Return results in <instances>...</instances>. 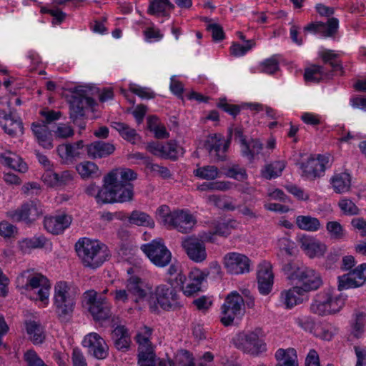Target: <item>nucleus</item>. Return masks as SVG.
<instances>
[{
    "label": "nucleus",
    "mask_w": 366,
    "mask_h": 366,
    "mask_svg": "<svg viewBox=\"0 0 366 366\" xmlns=\"http://www.w3.org/2000/svg\"><path fill=\"white\" fill-rule=\"evenodd\" d=\"M347 297L335 288H325L314 297L310 312L322 317L335 315L342 310Z\"/></svg>",
    "instance_id": "f257e3e1"
},
{
    "label": "nucleus",
    "mask_w": 366,
    "mask_h": 366,
    "mask_svg": "<svg viewBox=\"0 0 366 366\" xmlns=\"http://www.w3.org/2000/svg\"><path fill=\"white\" fill-rule=\"evenodd\" d=\"M77 297L76 288L66 281L57 282L54 287L53 307L61 321L68 320L74 312Z\"/></svg>",
    "instance_id": "f03ea898"
},
{
    "label": "nucleus",
    "mask_w": 366,
    "mask_h": 366,
    "mask_svg": "<svg viewBox=\"0 0 366 366\" xmlns=\"http://www.w3.org/2000/svg\"><path fill=\"white\" fill-rule=\"evenodd\" d=\"M155 217L160 224L168 228L175 229L182 233L191 232L197 223L196 218L189 210L177 209L172 212L165 204L157 209Z\"/></svg>",
    "instance_id": "7ed1b4c3"
},
{
    "label": "nucleus",
    "mask_w": 366,
    "mask_h": 366,
    "mask_svg": "<svg viewBox=\"0 0 366 366\" xmlns=\"http://www.w3.org/2000/svg\"><path fill=\"white\" fill-rule=\"evenodd\" d=\"M18 287L27 292H34L31 298L48 305L51 285L49 280L33 269L23 271L16 278Z\"/></svg>",
    "instance_id": "20e7f679"
},
{
    "label": "nucleus",
    "mask_w": 366,
    "mask_h": 366,
    "mask_svg": "<svg viewBox=\"0 0 366 366\" xmlns=\"http://www.w3.org/2000/svg\"><path fill=\"white\" fill-rule=\"evenodd\" d=\"M78 257L84 267L96 269L106 260V246L97 240L81 238L75 244Z\"/></svg>",
    "instance_id": "39448f33"
},
{
    "label": "nucleus",
    "mask_w": 366,
    "mask_h": 366,
    "mask_svg": "<svg viewBox=\"0 0 366 366\" xmlns=\"http://www.w3.org/2000/svg\"><path fill=\"white\" fill-rule=\"evenodd\" d=\"M283 270L290 280L300 283V287L307 294L317 290L322 285L320 274L312 268L299 266L295 262H289L284 265Z\"/></svg>",
    "instance_id": "423d86ee"
},
{
    "label": "nucleus",
    "mask_w": 366,
    "mask_h": 366,
    "mask_svg": "<svg viewBox=\"0 0 366 366\" xmlns=\"http://www.w3.org/2000/svg\"><path fill=\"white\" fill-rule=\"evenodd\" d=\"M232 342L236 348L253 356L267 350L264 333L260 328L239 332L233 337Z\"/></svg>",
    "instance_id": "0eeeda50"
},
{
    "label": "nucleus",
    "mask_w": 366,
    "mask_h": 366,
    "mask_svg": "<svg viewBox=\"0 0 366 366\" xmlns=\"http://www.w3.org/2000/svg\"><path fill=\"white\" fill-rule=\"evenodd\" d=\"M137 174L131 169H114L104 177V185L97 194V201L101 203L116 202L114 184L118 179H136Z\"/></svg>",
    "instance_id": "6e6552de"
},
{
    "label": "nucleus",
    "mask_w": 366,
    "mask_h": 366,
    "mask_svg": "<svg viewBox=\"0 0 366 366\" xmlns=\"http://www.w3.org/2000/svg\"><path fill=\"white\" fill-rule=\"evenodd\" d=\"M43 213V206L39 202L28 201L19 208L9 211L6 216L12 221L31 224L42 216Z\"/></svg>",
    "instance_id": "1a4fd4ad"
},
{
    "label": "nucleus",
    "mask_w": 366,
    "mask_h": 366,
    "mask_svg": "<svg viewBox=\"0 0 366 366\" xmlns=\"http://www.w3.org/2000/svg\"><path fill=\"white\" fill-rule=\"evenodd\" d=\"M141 249L149 260L157 267H164L171 262L172 253L160 238L155 239L149 243L142 244Z\"/></svg>",
    "instance_id": "9d476101"
},
{
    "label": "nucleus",
    "mask_w": 366,
    "mask_h": 366,
    "mask_svg": "<svg viewBox=\"0 0 366 366\" xmlns=\"http://www.w3.org/2000/svg\"><path fill=\"white\" fill-rule=\"evenodd\" d=\"M152 332L149 327H144L136 336V341L139 345V366H156L155 355L150 341Z\"/></svg>",
    "instance_id": "9b49d317"
},
{
    "label": "nucleus",
    "mask_w": 366,
    "mask_h": 366,
    "mask_svg": "<svg viewBox=\"0 0 366 366\" xmlns=\"http://www.w3.org/2000/svg\"><path fill=\"white\" fill-rule=\"evenodd\" d=\"M243 298L239 293L232 292L229 294L222 306V323L225 326L232 324L235 318L243 314Z\"/></svg>",
    "instance_id": "f8f14e48"
},
{
    "label": "nucleus",
    "mask_w": 366,
    "mask_h": 366,
    "mask_svg": "<svg viewBox=\"0 0 366 366\" xmlns=\"http://www.w3.org/2000/svg\"><path fill=\"white\" fill-rule=\"evenodd\" d=\"M11 104L6 98L0 100V126L10 136L23 134V124L18 117L11 114Z\"/></svg>",
    "instance_id": "ddd939ff"
},
{
    "label": "nucleus",
    "mask_w": 366,
    "mask_h": 366,
    "mask_svg": "<svg viewBox=\"0 0 366 366\" xmlns=\"http://www.w3.org/2000/svg\"><path fill=\"white\" fill-rule=\"evenodd\" d=\"M223 264L227 271L232 274H242L250 270V259L239 252L227 253L223 257Z\"/></svg>",
    "instance_id": "4468645a"
},
{
    "label": "nucleus",
    "mask_w": 366,
    "mask_h": 366,
    "mask_svg": "<svg viewBox=\"0 0 366 366\" xmlns=\"http://www.w3.org/2000/svg\"><path fill=\"white\" fill-rule=\"evenodd\" d=\"M94 100L86 97L78 91L74 92L69 99L70 118L74 124H78V120L84 116V110L88 107H93Z\"/></svg>",
    "instance_id": "2eb2a0df"
},
{
    "label": "nucleus",
    "mask_w": 366,
    "mask_h": 366,
    "mask_svg": "<svg viewBox=\"0 0 366 366\" xmlns=\"http://www.w3.org/2000/svg\"><path fill=\"white\" fill-rule=\"evenodd\" d=\"M365 282L366 263H362L349 273L338 277V290L359 287Z\"/></svg>",
    "instance_id": "dca6fc26"
},
{
    "label": "nucleus",
    "mask_w": 366,
    "mask_h": 366,
    "mask_svg": "<svg viewBox=\"0 0 366 366\" xmlns=\"http://www.w3.org/2000/svg\"><path fill=\"white\" fill-rule=\"evenodd\" d=\"M126 288L137 302L146 300L152 303L154 299L152 287L137 276H132L127 280Z\"/></svg>",
    "instance_id": "f3484780"
},
{
    "label": "nucleus",
    "mask_w": 366,
    "mask_h": 366,
    "mask_svg": "<svg viewBox=\"0 0 366 366\" xmlns=\"http://www.w3.org/2000/svg\"><path fill=\"white\" fill-rule=\"evenodd\" d=\"M229 144L230 140L226 139L223 135L212 134L207 137L204 147L211 157L217 160H224Z\"/></svg>",
    "instance_id": "a211bd4d"
},
{
    "label": "nucleus",
    "mask_w": 366,
    "mask_h": 366,
    "mask_svg": "<svg viewBox=\"0 0 366 366\" xmlns=\"http://www.w3.org/2000/svg\"><path fill=\"white\" fill-rule=\"evenodd\" d=\"M82 345L88 349L90 355L97 359H105L108 355V346L104 340L97 333L91 332L86 335Z\"/></svg>",
    "instance_id": "6ab92c4d"
},
{
    "label": "nucleus",
    "mask_w": 366,
    "mask_h": 366,
    "mask_svg": "<svg viewBox=\"0 0 366 366\" xmlns=\"http://www.w3.org/2000/svg\"><path fill=\"white\" fill-rule=\"evenodd\" d=\"M147 149L154 155L165 159H176L183 154V149L174 141L166 144L152 142L147 146Z\"/></svg>",
    "instance_id": "aec40b11"
},
{
    "label": "nucleus",
    "mask_w": 366,
    "mask_h": 366,
    "mask_svg": "<svg viewBox=\"0 0 366 366\" xmlns=\"http://www.w3.org/2000/svg\"><path fill=\"white\" fill-rule=\"evenodd\" d=\"M235 140L240 144L241 152L242 156L247 157L249 160L254 159L255 156L259 154L263 149L262 144L258 139H252L247 141L241 128H235L234 131Z\"/></svg>",
    "instance_id": "412c9836"
},
{
    "label": "nucleus",
    "mask_w": 366,
    "mask_h": 366,
    "mask_svg": "<svg viewBox=\"0 0 366 366\" xmlns=\"http://www.w3.org/2000/svg\"><path fill=\"white\" fill-rule=\"evenodd\" d=\"M238 225V222L233 219L215 221L212 223V226L214 231L204 232L200 237L204 241L214 242L215 241V235L227 237L232 233L233 229L237 228Z\"/></svg>",
    "instance_id": "4be33fe9"
},
{
    "label": "nucleus",
    "mask_w": 366,
    "mask_h": 366,
    "mask_svg": "<svg viewBox=\"0 0 366 366\" xmlns=\"http://www.w3.org/2000/svg\"><path fill=\"white\" fill-rule=\"evenodd\" d=\"M299 243L302 250L311 259L323 257L327 249L325 243L309 235H302Z\"/></svg>",
    "instance_id": "5701e85b"
},
{
    "label": "nucleus",
    "mask_w": 366,
    "mask_h": 366,
    "mask_svg": "<svg viewBox=\"0 0 366 366\" xmlns=\"http://www.w3.org/2000/svg\"><path fill=\"white\" fill-rule=\"evenodd\" d=\"M329 162V157L318 155L317 158H310L302 163L301 168L303 176L308 179L320 177L325 172L326 164Z\"/></svg>",
    "instance_id": "b1692460"
},
{
    "label": "nucleus",
    "mask_w": 366,
    "mask_h": 366,
    "mask_svg": "<svg viewBox=\"0 0 366 366\" xmlns=\"http://www.w3.org/2000/svg\"><path fill=\"white\" fill-rule=\"evenodd\" d=\"M182 246L190 259L195 262H202L207 258L205 246L202 241L196 237L185 238Z\"/></svg>",
    "instance_id": "393cba45"
},
{
    "label": "nucleus",
    "mask_w": 366,
    "mask_h": 366,
    "mask_svg": "<svg viewBox=\"0 0 366 366\" xmlns=\"http://www.w3.org/2000/svg\"><path fill=\"white\" fill-rule=\"evenodd\" d=\"M257 283L260 294L267 295L271 292L274 283V274L269 262H263L259 265Z\"/></svg>",
    "instance_id": "a878e982"
},
{
    "label": "nucleus",
    "mask_w": 366,
    "mask_h": 366,
    "mask_svg": "<svg viewBox=\"0 0 366 366\" xmlns=\"http://www.w3.org/2000/svg\"><path fill=\"white\" fill-rule=\"evenodd\" d=\"M208 274L209 272L199 269H192L182 286L174 287V288L182 290L186 296H192L200 290L202 283Z\"/></svg>",
    "instance_id": "bb28decb"
},
{
    "label": "nucleus",
    "mask_w": 366,
    "mask_h": 366,
    "mask_svg": "<svg viewBox=\"0 0 366 366\" xmlns=\"http://www.w3.org/2000/svg\"><path fill=\"white\" fill-rule=\"evenodd\" d=\"M72 221L70 215L60 214L56 216L46 217L44 220L45 229L50 233L59 234L68 228Z\"/></svg>",
    "instance_id": "cd10ccee"
},
{
    "label": "nucleus",
    "mask_w": 366,
    "mask_h": 366,
    "mask_svg": "<svg viewBox=\"0 0 366 366\" xmlns=\"http://www.w3.org/2000/svg\"><path fill=\"white\" fill-rule=\"evenodd\" d=\"M307 299V294L300 286L283 290L280 294V300L287 309H292Z\"/></svg>",
    "instance_id": "c85d7f7f"
},
{
    "label": "nucleus",
    "mask_w": 366,
    "mask_h": 366,
    "mask_svg": "<svg viewBox=\"0 0 366 366\" xmlns=\"http://www.w3.org/2000/svg\"><path fill=\"white\" fill-rule=\"evenodd\" d=\"M174 287L169 288L166 285H159L156 288L154 295L153 294V300L152 302L157 303L164 310H168L176 302L177 294Z\"/></svg>",
    "instance_id": "c756f323"
},
{
    "label": "nucleus",
    "mask_w": 366,
    "mask_h": 366,
    "mask_svg": "<svg viewBox=\"0 0 366 366\" xmlns=\"http://www.w3.org/2000/svg\"><path fill=\"white\" fill-rule=\"evenodd\" d=\"M84 142L80 140L71 144H63L59 145L56 150L60 158L66 163L79 158L84 153Z\"/></svg>",
    "instance_id": "7c9ffc66"
},
{
    "label": "nucleus",
    "mask_w": 366,
    "mask_h": 366,
    "mask_svg": "<svg viewBox=\"0 0 366 366\" xmlns=\"http://www.w3.org/2000/svg\"><path fill=\"white\" fill-rule=\"evenodd\" d=\"M339 27V21L337 19L330 18L327 23L315 22L310 23L305 27V31L320 32L325 36L329 37L333 36L337 31Z\"/></svg>",
    "instance_id": "2f4dec72"
},
{
    "label": "nucleus",
    "mask_w": 366,
    "mask_h": 366,
    "mask_svg": "<svg viewBox=\"0 0 366 366\" xmlns=\"http://www.w3.org/2000/svg\"><path fill=\"white\" fill-rule=\"evenodd\" d=\"M133 179H118L114 184L116 202H126L133 198V185L130 183Z\"/></svg>",
    "instance_id": "473e14b6"
},
{
    "label": "nucleus",
    "mask_w": 366,
    "mask_h": 366,
    "mask_svg": "<svg viewBox=\"0 0 366 366\" xmlns=\"http://www.w3.org/2000/svg\"><path fill=\"white\" fill-rule=\"evenodd\" d=\"M31 130L40 146L45 149L52 148V134L46 124L33 123Z\"/></svg>",
    "instance_id": "72a5a7b5"
},
{
    "label": "nucleus",
    "mask_w": 366,
    "mask_h": 366,
    "mask_svg": "<svg viewBox=\"0 0 366 366\" xmlns=\"http://www.w3.org/2000/svg\"><path fill=\"white\" fill-rule=\"evenodd\" d=\"M115 150L114 146L102 141L94 142L87 146V154L89 157L102 158L112 154Z\"/></svg>",
    "instance_id": "f704fd0d"
},
{
    "label": "nucleus",
    "mask_w": 366,
    "mask_h": 366,
    "mask_svg": "<svg viewBox=\"0 0 366 366\" xmlns=\"http://www.w3.org/2000/svg\"><path fill=\"white\" fill-rule=\"evenodd\" d=\"M276 366H299L297 354L295 349H278L275 352Z\"/></svg>",
    "instance_id": "c9c22d12"
},
{
    "label": "nucleus",
    "mask_w": 366,
    "mask_h": 366,
    "mask_svg": "<svg viewBox=\"0 0 366 366\" xmlns=\"http://www.w3.org/2000/svg\"><path fill=\"white\" fill-rule=\"evenodd\" d=\"M111 304L105 297H99V302L89 307V311L96 320H104L111 316Z\"/></svg>",
    "instance_id": "e433bc0d"
},
{
    "label": "nucleus",
    "mask_w": 366,
    "mask_h": 366,
    "mask_svg": "<svg viewBox=\"0 0 366 366\" xmlns=\"http://www.w3.org/2000/svg\"><path fill=\"white\" fill-rule=\"evenodd\" d=\"M112 339L116 348L119 350H127L131 344V338L124 326H117L112 332Z\"/></svg>",
    "instance_id": "4c0bfd02"
},
{
    "label": "nucleus",
    "mask_w": 366,
    "mask_h": 366,
    "mask_svg": "<svg viewBox=\"0 0 366 366\" xmlns=\"http://www.w3.org/2000/svg\"><path fill=\"white\" fill-rule=\"evenodd\" d=\"M330 184L336 193L347 192L351 186V177L347 172L336 173L331 177Z\"/></svg>",
    "instance_id": "58836bf2"
},
{
    "label": "nucleus",
    "mask_w": 366,
    "mask_h": 366,
    "mask_svg": "<svg viewBox=\"0 0 366 366\" xmlns=\"http://www.w3.org/2000/svg\"><path fill=\"white\" fill-rule=\"evenodd\" d=\"M174 9L169 0H152L148 7V14L156 16H167Z\"/></svg>",
    "instance_id": "ea45409f"
},
{
    "label": "nucleus",
    "mask_w": 366,
    "mask_h": 366,
    "mask_svg": "<svg viewBox=\"0 0 366 366\" xmlns=\"http://www.w3.org/2000/svg\"><path fill=\"white\" fill-rule=\"evenodd\" d=\"M350 335L359 339L366 331V313L355 312L351 322Z\"/></svg>",
    "instance_id": "a19ab883"
},
{
    "label": "nucleus",
    "mask_w": 366,
    "mask_h": 366,
    "mask_svg": "<svg viewBox=\"0 0 366 366\" xmlns=\"http://www.w3.org/2000/svg\"><path fill=\"white\" fill-rule=\"evenodd\" d=\"M26 330L29 339L34 345L41 344L45 339L44 328L40 323L34 320L26 321Z\"/></svg>",
    "instance_id": "79ce46f5"
},
{
    "label": "nucleus",
    "mask_w": 366,
    "mask_h": 366,
    "mask_svg": "<svg viewBox=\"0 0 366 366\" xmlns=\"http://www.w3.org/2000/svg\"><path fill=\"white\" fill-rule=\"evenodd\" d=\"M332 74L325 71L324 66L312 65L305 71L304 77L306 81L318 82L321 80L330 79Z\"/></svg>",
    "instance_id": "37998d69"
},
{
    "label": "nucleus",
    "mask_w": 366,
    "mask_h": 366,
    "mask_svg": "<svg viewBox=\"0 0 366 366\" xmlns=\"http://www.w3.org/2000/svg\"><path fill=\"white\" fill-rule=\"evenodd\" d=\"M295 223L299 229L308 232H317L322 227V224L317 218L310 215L297 216Z\"/></svg>",
    "instance_id": "c03bdc74"
},
{
    "label": "nucleus",
    "mask_w": 366,
    "mask_h": 366,
    "mask_svg": "<svg viewBox=\"0 0 366 366\" xmlns=\"http://www.w3.org/2000/svg\"><path fill=\"white\" fill-rule=\"evenodd\" d=\"M46 239L43 235H36L31 238H25L19 242V247L24 252L31 249L43 247L46 243Z\"/></svg>",
    "instance_id": "a18cd8bd"
},
{
    "label": "nucleus",
    "mask_w": 366,
    "mask_h": 366,
    "mask_svg": "<svg viewBox=\"0 0 366 366\" xmlns=\"http://www.w3.org/2000/svg\"><path fill=\"white\" fill-rule=\"evenodd\" d=\"M167 274L169 275L168 282L172 287L182 286L187 280V277L182 274L181 267L178 264H171Z\"/></svg>",
    "instance_id": "49530a36"
},
{
    "label": "nucleus",
    "mask_w": 366,
    "mask_h": 366,
    "mask_svg": "<svg viewBox=\"0 0 366 366\" xmlns=\"http://www.w3.org/2000/svg\"><path fill=\"white\" fill-rule=\"evenodd\" d=\"M129 222L137 226L149 227L152 228L154 227V221L153 219L147 213L138 210H134L131 213L129 217Z\"/></svg>",
    "instance_id": "de8ad7c7"
},
{
    "label": "nucleus",
    "mask_w": 366,
    "mask_h": 366,
    "mask_svg": "<svg viewBox=\"0 0 366 366\" xmlns=\"http://www.w3.org/2000/svg\"><path fill=\"white\" fill-rule=\"evenodd\" d=\"M220 172L218 168L213 165L199 167L194 170L195 177L206 180H214L220 177Z\"/></svg>",
    "instance_id": "09e8293b"
},
{
    "label": "nucleus",
    "mask_w": 366,
    "mask_h": 366,
    "mask_svg": "<svg viewBox=\"0 0 366 366\" xmlns=\"http://www.w3.org/2000/svg\"><path fill=\"white\" fill-rule=\"evenodd\" d=\"M336 332V329L327 322H319L313 331V335L323 340H331Z\"/></svg>",
    "instance_id": "8fccbe9b"
},
{
    "label": "nucleus",
    "mask_w": 366,
    "mask_h": 366,
    "mask_svg": "<svg viewBox=\"0 0 366 366\" xmlns=\"http://www.w3.org/2000/svg\"><path fill=\"white\" fill-rule=\"evenodd\" d=\"M76 170L84 179L100 176V172L97 165L89 161L83 162L78 164L76 166Z\"/></svg>",
    "instance_id": "3c124183"
},
{
    "label": "nucleus",
    "mask_w": 366,
    "mask_h": 366,
    "mask_svg": "<svg viewBox=\"0 0 366 366\" xmlns=\"http://www.w3.org/2000/svg\"><path fill=\"white\" fill-rule=\"evenodd\" d=\"M286 164L285 161L280 160L275 161L269 164L264 167L262 171V176L267 179H271L279 177L284 169L285 168Z\"/></svg>",
    "instance_id": "603ef678"
},
{
    "label": "nucleus",
    "mask_w": 366,
    "mask_h": 366,
    "mask_svg": "<svg viewBox=\"0 0 366 366\" xmlns=\"http://www.w3.org/2000/svg\"><path fill=\"white\" fill-rule=\"evenodd\" d=\"M114 128L119 133L122 138L132 144H135L139 139V136L135 129L124 123L115 122Z\"/></svg>",
    "instance_id": "864d4df0"
},
{
    "label": "nucleus",
    "mask_w": 366,
    "mask_h": 366,
    "mask_svg": "<svg viewBox=\"0 0 366 366\" xmlns=\"http://www.w3.org/2000/svg\"><path fill=\"white\" fill-rule=\"evenodd\" d=\"M337 54L333 50H325L321 54V57L325 63H328L333 71L342 74V66L339 61L335 59Z\"/></svg>",
    "instance_id": "5fc2aeb1"
},
{
    "label": "nucleus",
    "mask_w": 366,
    "mask_h": 366,
    "mask_svg": "<svg viewBox=\"0 0 366 366\" xmlns=\"http://www.w3.org/2000/svg\"><path fill=\"white\" fill-rule=\"evenodd\" d=\"M326 229L332 239H341L345 237V229L337 221L328 222L326 224Z\"/></svg>",
    "instance_id": "6e6d98bb"
},
{
    "label": "nucleus",
    "mask_w": 366,
    "mask_h": 366,
    "mask_svg": "<svg viewBox=\"0 0 366 366\" xmlns=\"http://www.w3.org/2000/svg\"><path fill=\"white\" fill-rule=\"evenodd\" d=\"M157 118L156 117H150L148 119V128L154 133V136L157 139L168 138L169 134L167 132L164 126L157 124Z\"/></svg>",
    "instance_id": "4d7b16f0"
},
{
    "label": "nucleus",
    "mask_w": 366,
    "mask_h": 366,
    "mask_svg": "<svg viewBox=\"0 0 366 366\" xmlns=\"http://www.w3.org/2000/svg\"><path fill=\"white\" fill-rule=\"evenodd\" d=\"M174 366H194L192 355L187 350H180L173 361Z\"/></svg>",
    "instance_id": "13d9d810"
},
{
    "label": "nucleus",
    "mask_w": 366,
    "mask_h": 366,
    "mask_svg": "<svg viewBox=\"0 0 366 366\" xmlns=\"http://www.w3.org/2000/svg\"><path fill=\"white\" fill-rule=\"evenodd\" d=\"M227 177L232 178L238 181H243L247 179L246 170L237 164L229 167L224 172Z\"/></svg>",
    "instance_id": "bf43d9fd"
},
{
    "label": "nucleus",
    "mask_w": 366,
    "mask_h": 366,
    "mask_svg": "<svg viewBox=\"0 0 366 366\" xmlns=\"http://www.w3.org/2000/svg\"><path fill=\"white\" fill-rule=\"evenodd\" d=\"M295 322L304 330L308 331L311 333H313V331L317 324L315 322V320L312 317L307 315H301L296 317L295 319Z\"/></svg>",
    "instance_id": "052dcab7"
},
{
    "label": "nucleus",
    "mask_w": 366,
    "mask_h": 366,
    "mask_svg": "<svg viewBox=\"0 0 366 366\" xmlns=\"http://www.w3.org/2000/svg\"><path fill=\"white\" fill-rule=\"evenodd\" d=\"M129 89L141 99H150L155 97V94L149 88L142 87L136 84H129Z\"/></svg>",
    "instance_id": "680f3d73"
},
{
    "label": "nucleus",
    "mask_w": 366,
    "mask_h": 366,
    "mask_svg": "<svg viewBox=\"0 0 366 366\" xmlns=\"http://www.w3.org/2000/svg\"><path fill=\"white\" fill-rule=\"evenodd\" d=\"M143 33L144 39L148 43L159 41L164 37V34L160 29L154 26L147 27Z\"/></svg>",
    "instance_id": "e2e57ef3"
},
{
    "label": "nucleus",
    "mask_w": 366,
    "mask_h": 366,
    "mask_svg": "<svg viewBox=\"0 0 366 366\" xmlns=\"http://www.w3.org/2000/svg\"><path fill=\"white\" fill-rule=\"evenodd\" d=\"M254 46V42L252 41H247L245 45L234 43L230 47V52L232 55L236 57L242 56L249 51Z\"/></svg>",
    "instance_id": "0e129e2a"
},
{
    "label": "nucleus",
    "mask_w": 366,
    "mask_h": 366,
    "mask_svg": "<svg viewBox=\"0 0 366 366\" xmlns=\"http://www.w3.org/2000/svg\"><path fill=\"white\" fill-rule=\"evenodd\" d=\"M338 205L345 214L355 215L359 213L358 207L349 199L343 198L340 199Z\"/></svg>",
    "instance_id": "69168bd1"
},
{
    "label": "nucleus",
    "mask_w": 366,
    "mask_h": 366,
    "mask_svg": "<svg viewBox=\"0 0 366 366\" xmlns=\"http://www.w3.org/2000/svg\"><path fill=\"white\" fill-rule=\"evenodd\" d=\"M278 69L279 63L275 56L265 59L261 64V70L265 74H272L275 73Z\"/></svg>",
    "instance_id": "338daca9"
},
{
    "label": "nucleus",
    "mask_w": 366,
    "mask_h": 366,
    "mask_svg": "<svg viewBox=\"0 0 366 366\" xmlns=\"http://www.w3.org/2000/svg\"><path fill=\"white\" fill-rule=\"evenodd\" d=\"M24 358L27 366H47L33 350L26 352Z\"/></svg>",
    "instance_id": "774afa93"
}]
</instances>
